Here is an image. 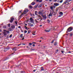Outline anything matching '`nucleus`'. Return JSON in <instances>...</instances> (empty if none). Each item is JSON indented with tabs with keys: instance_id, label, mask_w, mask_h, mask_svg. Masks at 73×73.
Wrapping results in <instances>:
<instances>
[{
	"instance_id": "obj_1",
	"label": "nucleus",
	"mask_w": 73,
	"mask_h": 73,
	"mask_svg": "<svg viewBox=\"0 0 73 73\" xmlns=\"http://www.w3.org/2000/svg\"><path fill=\"white\" fill-rule=\"evenodd\" d=\"M42 20V18H38L37 19H35V22L37 23H39L38 21H41Z\"/></svg>"
},
{
	"instance_id": "obj_2",
	"label": "nucleus",
	"mask_w": 73,
	"mask_h": 73,
	"mask_svg": "<svg viewBox=\"0 0 73 73\" xmlns=\"http://www.w3.org/2000/svg\"><path fill=\"white\" fill-rule=\"evenodd\" d=\"M63 16V13L62 12H60L59 13V15H58V17H61Z\"/></svg>"
},
{
	"instance_id": "obj_3",
	"label": "nucleus",
	"mask_w": 73,
	"mask_h": 73,
	"mask_svg": "<svg viewBox=\"0 0 73 73\" xmlns=\"http://www.w3.org/2000/svg\"><path fill=\"white\" fill-rule=\"evenodd\" d=\"M72 29H73L72 28V27H70L68 29L67 31L69 32H71V31H72Z\"/></svg>"
},
{
	"instance_id": "obj_4",
	"label": "nucleus",
	"mask_w": 73,
	"mask_h": 73,
	"mask_svg": "<svg viewBox=\"0 0 73 73\" xmlns=\"http://www.w3.org/2000/svg\"><path fill=\"white\" fill-rule=\"evenodd\" d=\"M42 16V17L43 19V20H45L46 19V15H43Z\"/></svg>"
},
{
	"instance_id": "obj_5",
	"label": "nucleus",
	"mask_w": 73,
	"mask_h": 73,
	"mask_svg": "<svg viewBox=\"0 0 73 73\" xmlns=\"http://www.w3.org/2000/svg\"><path fill=\"white\" fill-rule=\"evenodd\" d=\"M54 6H55V7H57V6L59 5V3H54Z\"/></svg>"
},
{
	"instance_id": "obj_6",
	"label": "nucleus",
	"mask_w": 73,
	"mask_h": 73,
	"mask_svg": "<svg viewBox=\"0 0 73 73\" xmlns=\"http://www.w3.org/2000/svg\"><path fill=\"white\" fill-rule=\"evenodd\" d=\"M13 20H14V18L13 17H11V20L10 21V23H13Z\"/></svg>"
},
{
	"instance_id": "obj_7",
	"label": "nucleus",
	"mask_w": 73,
	"mask_h": 73,
	"mask_svg": "<svg viewBox=\"0 0 73 73\" xmlns=\"http://www.w3.org/2000/svg\"><path fill=\"white\" fill-rule=\"evenodd\" d=\"M28 12V9H25L23 13L24 14H25V13H27Z\"/></svg>"
},
{
	"instance_id": "obj_8",
	"label": "nucleus",
	"mask_w": 73,
	"mask_h": 73,
	"mask_svg": "<svg viewBox=\"0 0 73 73\" xmlns=\"http://www.w3.org/2000/svg\"><path fill=\"white\" fill-rule=\"evenodd\" d=\"M63 4H65L66 5H68V4H69V3L67 1H65L64 2Z\"/></svg>"
},
{
	"instance_id": "obj_9",
	"label": "nucleus",
	"mask_w": 73,
	"mask_h": 73,
	"mask_svg": "<svg viewBox=\"0 0 73 73\" xmlns=\"http://www.w3.org/2000/svg\"><path fill=\"white\" fill-rule=\"evenodd\" d=\"M38 13L39 14V15H42V16H43V13H42L41 11H39V12Z\"/></svg>"
},
{
	"instance_id": "obj_10",
	"label": "nucleus",
	"mask_w": 73,
	"mask_h": 73,
	"mask_svg": "<svg viewBox=\"0 0 73 73\" xmlns=\"http://www.w3.org/2000/svg\"><path fill=\"white\" fill-rule=\"evenodd\" d=\"M40 70H40V71H43L44 70V68H43V67H41L40 68Z\"/></svg>"
},
{
	"instance_id": "obj_11",
	"label": "nucleus",
	"mask_w": 73,
	"mask_h": 73,
	"mask_svg": "<svg viewBox=\"0 0 73 73\" xmlns=\"http://www.w3.org/2000/svg\"><path fill=\"white\" fill-rule=\"evenodd\" d=\"M5 30H3V31H4V32L3 33L4 36H6V35H7V33H6V32H5Z\"/></svg>"
},
{
	"instance_id": "obj_12",
	"label": "nucleus",
	"mask_w": 73,
	"mask_h": 73,
	"mask_svg": "<svg viewBox=\"0 0 73 73\" xmlns=\"http://www.w3.org/2000/svg\"><path fill=\"white\" fill-rule=\"evenodd\" d=\"M30 20L31 22H33V21H34L33 19V18L32 17L30 18Z\"/></svg>"
},
{
	"instance_id": "obj_13",
	"label": "nucleus",
	"mask_w": 73,
	"mask_h": 73,
	"mask_svg": "<svg viewBox=\"0 0 73 73\" xmlns=\"http://www.w3.org/2000/svg\"><path fill=\"white\" fill-rule=\"evenodd\" d=\"M17 50V48L16 47H14L13 49V51H16Z\"/></svg>"
},
{
	"instance_id": "obj_14",
	"label": "nucleus",
	"mask_w": 73,
	"mask_h": 73,
	"mask_svg": "<svg viewBox=\"0 0 73 73\" xmlns=\"http://www.w3.org/2000/svg\"><path fill=\"white\" fill-rule=\"evenodd\" d=\"M50 13H51L52 16H55V14H54V12H51Z\"/></svg>"
},
{
	"instance_id": "obj_15",
	"label": "nucleus",
	"mask_w": 73,
	"mask_h": 73,
	"mask_svg": "<svg viewBox=\"0 0 73 73\" xmlns=\"http://www.w3.org/2000/svg\"><path fill=\"white\" fill-rule=\"evenodd\" d=\"M44 31H45V32H50V30H45Z\"/></svg>"
},
{
	"instance_id": "obj_16",
	"label": "nucleus",
	"mask_w": 73,
	"mask_h": 73,
	"mask_svg": "<svg viewBox=\"0 0 73 73\" xmlns=\"http://www.w3.org/2000/svg\"><path fill=\"white\" fill-rule=\"evenodd\" d=\"M11 28H12V29H15V26L13 25H12L11 26Z\"/></svg>"
},
{
	"instance_id": "obj_17",
	"label": "nucleus",
	"mask_w": 73,
	"mask_h": 73,
	"mask_svg": "<svg viewBox=\"0 0 73 73\" xmlns=\"http://www.w3.org/2000/svg\"><path fill=\"white\" fill-rule=\"evenodd\" d=\"M52 13H50V14H49L48 15V17H50V16H52Z\"/></svg>"
},
{
	"instance_id": "obj_18",
	"label": "nucleus",
	"mask_w": 73,
	"mask_h": 73,
	"mask_svg": "<svg viewBox=\"0 0 73 73\" xmlns=\"http://www.w3.org/2000/svg\"><path fill=\"white\" fill-rule=\"evenodd\" d=\"M37 7H38V5H36L34 7V8L35 9V8H37Z\"/></svg>"
},
{
	"instance_id": "obj_19",
	"label": "nucleus",
	"mask_w": 73,
	"mask_h": 73,
	"mask_svg": "<svg viewBox=\"0 0 73 73\" xmlns=\"http://www.w3.org/2000/svg\"><path fill=\"white\" fill-rule=\"evenodd\" d=\"M5 32H6V33H9V31H7V30H5Z\"/></svg>"
},
{
	"instance_id": "obj_20",
	"label": "nucleus",
	"mask_w": 73,
	"mask_h": 73,
	"mask_svg": "<svg viewBox=\"0 0 73 73\" xmlns=\"http://www.w3.org/2000/svg\"><path fill=\"white\" fill-rule=\"evenodd\" d=\"M30 26V27H32V26H33V24H29Z\"/></svg>"
},
{
	"instance_id": "obj_21",
	"label": "nucleus",
	"mask_w": 73,
	"mask_h": 73,
	"mask_svg": "<svg viewBox=\"0 0 73 73\" xmlns=\"http://www.w3.org/2000/svg\"><path fill=\"white\" fill-rule=\"evenodd\" d=\"M29 8L30 9H32V8H33V7L31 6H29Z\"/></svg>"
},
{
	"instance_id": "obj_22",
	"label": "nucleus",
	"mask_w": 73,
	"mask_h": 73,
	"mask_svg": "<svg viewBox=\"0 0 73 73\" xmlns=\"http://www.w3.org/2000/svg\"><path fill=\"white\" fill-rule=\"evenodd\" d=\"M31 4L33 5H35V2H32Z\"/></svg>"
},
{
	"instance_id": "obj_23",
	"label": "nucleus",
	"mask_w": 73,
	"mask_h": 73,
	"mask_svg": "<svg viewBox=\"0 0 73 73\" xmlns=\"http://www.w3.org/2000/svg\"><path fill=\"white\" fill-rule=\"evenodd\" d=\"M37 11H35V15H37Z\"/></svg>"
},
{
	"instance_id": "obj_24",
	"label": "nucleus",
	"mask_w": 73,
	"mask_h": 73,
	"mask_svg": "<svg viewBox=\"0 0 73 73\" xmlns=\"http://www.w3.org/2000/svg\"><path fill=\"white\" fill-rule=\"evenodd\" d=\"M23 34H21L20 35V36L21 37V38H23Z\"/></svg>"
},
{
	"instance_id": "obj_25",
	"label": "nucleus",
	"mask_w": 73,
	"mask_h": 73,
	"mask_svg": "<svg viewBox=\"0 0 73 73\" xmlns=\"http://www.w3.org/2000/svg\"><path fill=\"white\" fill-rule=\"evenodd\" d=\"M37 17H38L39 18H41V17L40 16V15H38Z\"/></svg>"
},
{
	"instance_id": "obj_26",
	"label": "nucleus",
	"mask_w": 73,
	"mask_h": 73,
	"mask_svg": "<svg viewBox=\"0 0 73 73\" xmlns=\"http://www.w3.org/2000/svg\"><path fill=\"white\" fill-rule=\"evenodd\" d=\"M7 28V26H3V28H4V29H6V28Z\"/></svg>"
},
{
	"instance_id": "obj_27",
	"label": "nucleus",
	"mask_w": 73,
	"mask_h": 73,
	"mask_svg": "<svg viewBox=\"0 0 73 73\" xmlns=\"http://www.w3.org/2000/svg\"><path fill=\"white\" fill-rule=\"evenodd\" d=\"M50 9H51V10H53V7L51 6L50 7Z\"/></svg>"
},
{
	"instance_id": "obj_28",
	"label": "nucleus",
	"mask_w": 73,
	"mask_h": 73,
	"mask_svg": "<svg viewBox=\"0 0 73 73\" xmlns=\"http://www.w3.org/2000/svg\"><path fill=\"white\" fill-rule=\"evenodd\" d=\"M54 40H53L52 41L51 43L52 44V43H53V42H54Z\"/></svg>"
},
{
	"instance_id": "obj_29",
	"label": "nucleus",
	"mask_w": 73,
	"mask_h": 73,
	"mask_svg": "<svg viewBox=\"0 0 73 73\" xmlns=\"http://www.w3.org/2000/svg\"><path fill=\"white\" fill-rule=\"evenodd\" d=\"M63 0H61L60 1V3H62L63 2Z\"/></svg>"
},
{
	"instance_id": "obj_30",
	"label": "nucleus",
	"mask_w": 73,
	"mask_h": 73,
	"mask_svg": "<svg viewBox=\"0 0 73 73\" xmlns=\"http://www.w3.org/2000/svg\"><path fill=\"white\" fill-rule=\"evenodd\" d=\"M8 25V27H10V26H11V24H9Z\"/></svg>"
},
{
	"instance_id": "obj_31",
	"label": "nucleus",
	"mask_w": 73,
	"mask_h": 73,
	"mask_svg": "<svg viewBox=\"0 0 73 73\" xmlns=\"http://www.w3.org/2000/svg\"><path fill=\"white\" fill-rule=\"evenodd\" d=\"M8 49H9V48H7L5 49V50H8Z\"/></svg>"
},
{
	"instance_id": "obj_32",
	"label": "nucleus",
	"mask_w": 73,
	"mask_h": 73,
	"mask_svg": "<svg viewBox=\"0 0 73 73\" xmlns=\"http://www.w3.org/2000/svg\"><path fill=\"white\" fill-rule=\"evenodd\" d=\"M12 35H10L9 37H10V38H11V37H12Z\"/></svg>"
},
{
	"instance_id": "obj_33",
	"label": "nucleus",
	"mask_w": 73,
	"mask_h": 73,
	"mask_svg": "<svg viewBox=\"0 0 73 73\" xmlns=\"http://www.w3.org/2000/svg\"><path fill=\"white\" fill-rule=\"evenodd\" d=\"M53 1H54V2H57V0H53Z\"/></svg>"
},
{
	"instance_id": "obj_34",
	"label": "nucleus",
	"mask_w": 73,
	"mask_h": 73,
	"mask_svg": "<svg viewBox=\"0 0 73 73\" xmlns=\"http://www.w3.org/2000/svg\"><path fill=\"white\" fill-rule=\"evenodd\" d=\"M24 33H27V31H24Z\"/></svg>"
},
{
	"instance_id": "obj_35",
	"label": "nucleus",
	"mask_w": 73,
	"mask_h": 73,
	"mask_svg": "<svg viewBox=\"0 0 73 73\" xmlns=\"http://www.w3.org/2000/svg\"><path fill=\"white\" fill-rule=\"evenodd\" d=\"M47 22L48 23H50V20H47Z\"/></svg>"
},
{
	"instance_id": "obj_36",
	"label": "nucleus",
	"mask_w": 73,
	"mask_h": 73,
	"mask_svg": "<svg viewBox=\"0 0 73 73\" xmlns=\"http://www.w3.org/2000/svg\"><path fill=\"white\" fill-rule=\"evenodd\" d=\"M36 70H37V69L34 70H33V72H35V71H36Z\"/></svg>"
},
{
	"instance_id": "obj_37",
	"label": "nucleus",
	"mask_w": 73,
	"mask_h": 73,
	"mask_svg": "<svg viewBox=\"0 0 73 73\" xmlns=\"http://www.w3.org/2000/svg\"><path fill=\"white\" fill-rule=\"evenodd\" d=\"M32 44H33L32 43H29V45H32Z\"/></svg>"
},
{
	"instance_id": "obj_38",
	"label": "nucleus",
	"mask_w": 73,
	"mask_h": 73,
	"mask_svg": "<svg viewBox=\"0 0 73 73\" xmlns=\"http://www.w3.org/2000/svg\"><path fill=\"white\" fill-rule=\"evenodd\" d=\"M42 0H40V1H39V3H41L42 2Z\"/></svg>"
},
{
	"instance_id": "obj_39",
	"label": "nucleus",
	"mask_w": 73,
	"mask_h": 73,
	"mask_svg": "<svg viewBox=\"0 0 73 73\" xmlns=\"http://www.w3.org/2000/svg\"><path fill=\"white\" fill-rule=\"evenodd\" d=\"M25 29H26L27 30V27H26V26H25Z\"/></svg>"
},
{
	"instance_id": "obj_40",
	"label": "nucleus",
	"mask_w": 73,
	"mask_h": 73,
	"mask_svg": "<svg viewBox=\"0 0 73 73\" xmlns=\"http://www.w3.org/2000/svg\"><path fill=\"white\" fill-rule=\"evenodd\" d=\"M15 23L16 24H17V21H16L15 22Z\"/></svg>"
},
{
	"instance_id": "obj_41",
	"label": "nucleus",
	"mask_w": 73,
	"mask_h": 73,
	"mask_svg": "<svg viewBox=\"0 0 73 73\" xmlns=\"http://www.w3.org/2000/svg\"><path fill=\"white\" fill-rule=\"evenodd\" d=\"M23 15V13H22L20 16V17H21V16H22V15Z\"/></svg>"
},
{
	"instance_id": "obj_42",
	"label": "nucleus",
	"mask_w": 73,
	"mask_h": 73,
	"mask_svg": "<svg viewBox=\"0 0 73 73\" xmlns=\"http://www.w3.org/2000/svg\"><path fill=\"white\" fill-rule=\"evenodd\" d=\"M33 46L34 47H35V45L34 44H33Z\"/></svg>"
},
{
	"instance_id": "obj_43",
	"label": "nucleus",
	"mask_w": 73,
	"mask_h": 73,
	"mask_svg": "<svg viewBox=\"0 0 73 73\" xmlns=\"http://www.w3.org/2000/svg\"><path fill=\"white\" fill-rule=\"evenodd\" d=\"M57 2L58 3H60V1L59 0H58L57 1Z\"/></svg>"
},
{
	"instance_id": "obj_44",
	"label": "nucleus",
	"mask_w": 73,
	"mask_h": 73,
	"mask_svg": "<svg viewBox=\"0 0 73 73\" xmlns=\"http://www.w3.org/2000/svg\"><path fill=\"white\" fill-rule=\"evenodd\" d=\"M72 35H73V34H70V36H72Z\"/></svg>"
},
{
	"instance_id": "obj_45",
	"label": "nucleus",
	"mask_w": 73,
	"mask_h": 73,
	"mask_svg": "<svg viewBox=\"0 0 73 73\" xmlns=\"http://www.w3.org/2000/svg\"><path fill=\"white\" fill-rule=\"evenodd\" d=\"M18 28H21V26H19L18 27Z\"/></svg>"
},
{
	"instance_id": "obj_46",
	"label": "nucleus",
	"mask_w": 73,
	"mask_h": 73,
	"mask_svg": "<svg viewBox=\"0 0 73 73\" xmlns=\"http://www.w3.org/2000/svg\"><path fill=\"white\" fill-rule=\"evenodd\" d=\"M21 11H22V10H21V11H19V13H21Z\"/></svg>"
},
{
	"instance_id": "obj_47",
	"label": "nucleus",
	"mask_w": 73,
	"mask_h": 73,
	"mask_svg": "<svg viewBox=\"0 0 73 73\" xmlns=\"http://www.w3.org/2000/svg\"><path fill=\"white\" fill-rule=\"evenodd\" d=\"M29 33H30V32L29 31L27 33V34H29Z\"/></svg>"
},
{
	"instance_id": "obj_48",
	"label": "nucleus",
	"mask_w": 73,
	"mask_h": 73,
	"mask_svg": "<svg viewBox=\"0 0 73 73\" xmlns=\"http://www.w3.org/2000/svg\"><path fill=\"white\" fill-rule=\"evenodd\" d=\"M54 45H57V43H55Z\"/></svg>"
},
{
	"instance_id": "obj_49",
	"label": "nucleus",
	"mask_w": 73,
	"mask_h": 73,
	"mask_svg": "<svg viewBox=\"0 0 73 73\" xmlns=\"http://www.w3.org/2000/svg\"><path fill=\"white\" fill-rule=\"evenodd\" d=\"M36 0V1H37V2H39V1H39V0Z\"/></svg>"
},
{
	"instance_id": "obj_50",
	"label": "nucleus",
	"mask_w": 73,
	"mask_h": 73,
	"mask_svg": "<svg viewBox=\"0 0 73 73\" xmlns=\"http://www.w3.org/2000/svg\"><path fill=\"white\" fill-rule=\"evenodd\" d=\"M21 44H19V45H17V46H20V45H21Z\"/></svg>"
},
{
	"instance_id": "obj_51",
	"label": "nucleus",
	"mask_w": 73,
	"mask_h": 73,
	"mask_svg": "<svg viewBox=\"0 0 73 73\" xmlns=\"http://www.w3.org/2000/svg\"><path fill=\"white\" fill-rule=\"evenodd\" d=\"M22 45H25V44L24 43H23V44H22Z\"/></svg>"
},
{
	"instance_id": "obj_52",
	"label": "nucleus",
	"mask_w": 73,
	"mask_h": 73,
	"mask_svg": "<svg viewBox=\"0 0 73 73\" xmlns=\"http://www.w3.org/2000/svg\"><path fill=\"white\" fill-rule=\"evenodd\" d=\"M33 44H36V43L35 42H33L32 43Z\"/></svg>"
},
{
	"instance_id": "obj_53",
	"label": "nucleus",
	"mask_w": 73,
	"mask_h": 73,
	"mask_svg": "<svg viewBox=\"0 0 73 73\" xmlns=\"http://www.w3.org/2000/svg\"><path fill=\"white\" fill-rule=\"evenodd\" d=\"M68 53H71V52L70 51L69 52H68Z\"/></svg>"
},
{
	"instance_id": "obj_54",
	"label": "nucleus",
	"mask_w": 73,
	"mask_h": 73,
	"mask_svg": "<svg viewBox=\"0 0 73 73\" xmlns=\"http://www.w3.org/2000/svg\"><path fill=\"white\" fill-rule=\"evenodd\" d=\"M7 38H8V36H7Z\"/></svg>"
},
{
	"instance_id": "obj_55",
	"label": "nucleus",
	"mask_w": 73,
	"mask_h": 73,
	"mask_svg": "<svg viewBox=\"0 0 73 73\" xmlns=\"http://www.w3.org/2000/svg\"><path fill=\"white\" fill-rule=\"evenodd\" d=\"M61 52L62 53H64V52H63V51H62Z\"/></svg>"
},
{
	"instance_id": "obj_56",
	"label": "nucleus",
	"mask_w": 73,
	"mask_h": 73,
	"mask_svg": "<svg viewBox=\"0 0 73 73\" xmlns=\"http://www.w3.org/2000/svg\"><path fill=\"white\" fill-rule=\"evenodd\" d=\"M33 35H36V34H33Z\"/></svg>"
},
{
	"instance_id": "obj_57",
	"label": "nucleus",
	"mask_w": 73,
	"mask_h": 73,
	"mask_svg": "<svg viewBox=\"0 0 73 73\" xmlns=\"http://www.w3.org/2000/svg\"><path fill=\"white\" fill-rule=\"evenodd\" d=\"M42 26V25H40V27H41V26Z\"/></svg>"
},
{
	"instance_id": "obj_58",
	"label": "nucleus",
	"mask_w": 73,
	"mask_h": 73,
	"mask_svg": "<svg viewBox=\"0 0 73 73\" xmlns=\"http://www.w3.org/2000/svg\"><path fill=\"white\" fill-rule=\"evenodd\" d=\"M24 38H23V39H22V40H24Z\"/></svg>"
},
{
	"instance_id": "obj_59",
	"label": "nucleus",
	"mask_w": 73,
	"mask_h": 73,
	"mask_svg": "<svg viewBox=\"0 0 73 73\" xmlns=\"http://www.w3.org/2000/svg\"><path fill=\"white\" fill-rule=\"evenodd\" d=\"M49 1H52V0H49Z\"/></svg>"
},
{
	"instance_id": "obj_60",
	"label": "nucleus",
	"mask_w": 73,
	"mask_h": 73,
	"mask_svg": "<svg viewBox=\"0 0 73 73\" xmlns=\"http://www.w3.org/2000/svg\"><path fill=\"white\" fill-rule=\"evenodd\" d=\"M25 25H26V26H27V24H25Z\"/></svg>"
},
{
	"instance_id": "obj_61",
	"label": "nucleus",
	"mask_w": 73,
	"mask_h": 73,
	"mask_svg": "<svg viewBox=\"0 0 73 73\" xmlns=\"http://www.w3.org/2000/svg\"><path fill=\"white\" fill-rule=\"evenodd\" d=\"M21 31V32H23V31L22 30Z\"/></svg>"
},
{
	"instance_id": "obj_62",
	"label": "nucleus",
	"mask_w": 73,
	"mask_h": 73,
	"mask_svg": "<svg viewBox=\"0 0 73 73\" xmlns=\"http://www.w3.org/2000/svg\"><path fill=\"white\" fill-rule=\"evenodd\" d=\"M72 0H70L68 1H72Z\"/></svg>"
},
{
	"instance_id": "obj_63",
	"label": "nucleus",
	"mask_w": 73,
	"mask_h": 73,
	"mask_svg": "<svg viewBox=\"0 0 73 73\" xmlns=\"http://www.w3.org/2000/svg\"><path fill=\"white\" fill-rule=\"evenodd\" d=\"M56 51H57V52H58V50H56Z\"/></svg>"
},
{
	"instance_id": "obj_64",
	"label": "nucleus",
	"mask_w": 73,
	"mask_h": 73,
	"mask_svg": "<svg viewBox=\"0 0 73 73\" xmlns=\"http://www.w3.org/2000/svg\"><path fill=\"white\" fill-rule=\"evenodd\" d=\"M33 16H35V14H33Z\"/></svg>"
}]
</instances>
